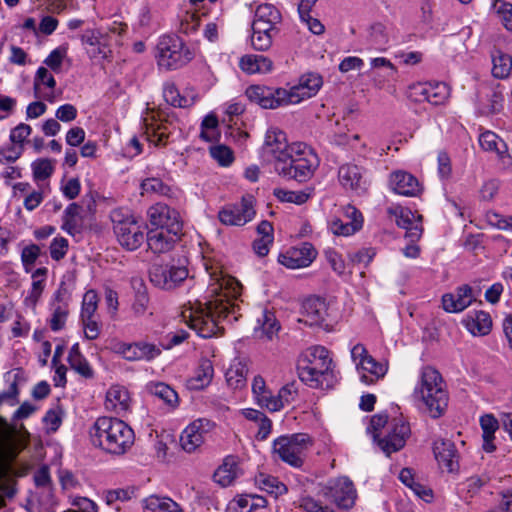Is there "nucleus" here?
Masks as SVG:
<instances>
[{
  "instance_id": "412c9836",
  "label": "nucleus",
  "mask_w": 512,
  "mask_h": 512,
  "mask_svg": "<svg viewBox=\"0 0 512 512\" xmlns=\"http://www.w3.org/2000/svg\"><path fill=\"white\" fill-rule=\"evenodd\" d=\"M210 422L205 419H197L189 424L180 436V444L183 450L192 453L199 448L208 433Z\"/></svg>"
},
{
  "instance_id": "4d7b16f0",
  "label": "nucleus",
  "mask_w": 512,
  "mask_h": 512,
  "mask_svg": "<svg viewBox=\"0 0 512 512\" xmlns=\"http://www.w3.org/2000/svg\"><path fill=\"white\" fill-rule=\"evenodd\" d=\"M41 255V249L36 244H30L22 249L21 262L26 273L33 272V267Z\"/></svg>"
},
{
  "instance_id": "a878e982",
  "label": "nucleus",
  "mask_w": 512,
  "mask_h": 512,
  "mask_svg": "<svg viewBox=\"0 0 512 512\" xmlns=\"http://www.w3.org/2000/svg\"><path fill=\"white\" fill-rule=\"evenodd\" d=\"M390 187L399 195L415 197L419 195L422 187L418 179L406 172V171H395L390 175Z\"/></svg>"
},
{
  "instance_id": "3c124183",
  "label": "nucleus",
  "mask_w": 512,
  "mask_h": 512,
  "mask_svg": "<svg viewBox=\"0 0 512 512\" xmlns=\"http://www.w3.org/2000/svg\"><path fill=\"white\" fill-rule=\"evenodd\" d=\"M163 96L165 101L174 107L186 108L192 104L191 99L180 95L174 84L165 85L163 89Z\"/></svg>"
},
{
  "instance_id": "39448f33",
  "label": "nucleus",
  "mask_w": 512,
  "mask_h": 512,
  "mask_svg": "<svg viewBox=\"0 0 512 512\" xmlns=\"http://www.w3.org/2000/svg\"><path fill=\"white\" fill-rule=\"evenodd\" d=\"M319 162L310 146L303 142H293L290 144L289 157L281 165H275V169L279 175L302 183L313 176Z\"/></svg>"
},
{
  "instance_id": "e433bc0d",
  "label": "nucleus",
  "mask_w": 512,
  "mask_h": 512,
  "mask_svg": "<svg viewBox=\"0 0 512 512\" xmlns=\"http://www.w3.org/2000/svg\"><path fill=\"white\" fill-rule=\"evenodd\" d=\"M68 362L70 367L82 377L86 379L94 377V370L88 360L81 353L78 343L73 344L70 348Z\"/></svg>"
},
{
  "instance_id": "4be33fe9",
  "label": "nucleus",
  "mask_w": 512,
  "mask_h": 512,
  "mask_svg": "<svg viewBox=\"0 0 512 512\" xmlns=\"http://www.w3.org/2000/svg\"><path fill=\"white\" fill-rule=\"evenodd\" d=\"M281 22L282 15L280 11L274 5L264 3L258 5L255 10L252 29H260L263 32L265 29L279 32L277 26Z\"/></svg>"
},
{
  "instance_id": "a19ab883",
  "label": "nucleus",
  "mask_w": 512,
  "mask_h": 512,
  "mask_svg": "<svg viewBox=\"0 0 512 512\" xmlns=\"http://www.w3.org/2000/svg\"><path fill=\"white\" fill-rule=\"evenodd\" d=\"M492 57V74L495 78L504 79L512 71V57L501 50H494Z\"/></svg>"
},
{
  "instance_id": "1a4fd4ad",
  "label": "nucleus",
  "mask_w": 512,
  "mask_h": 512,
  "mask_svg": "<svg viewBox=\"0 0 512 512\" xmlns=\"http://www.w3.org/2000/svg\"><path fill=\"white\" fill-rule=\"evenodd\" d=\"M143 134L156 147L166 146L178 129L177 119L160 111H148L143 116Z\"/></svg>"
},
{
  "instance_id": "cd10ccee",
  "label": "nucleus",
  "mask_w": 512,
  "mask_h": 512,
  "mask_svg": "<svg viewBox=\"0 0 512 512\" xmlns=\"http://www.w3.org/2000/svg\"><path fill=\"white\" fill-rule=\"evenodd\" d=\"M462 324L474 336H485L490 333L492 319L488 312L471 311L463 319Z\"/></svg>"
},
{
  "instance_id": "680f3d73",
  "label": "nucleus",
  "mask_w": 512,
  "mask_h": 512,
  "mask_svg": "<svg viewBox=\"0 0 512 512\" xmlns=\"http://www.w3.org/2000/svg\"><path fill=\"white\" fill-rule=\"evenodd\" d=\"M66 56L67 47L59 46L50 52L44 60V64H46L55 73H59L61 71L63 60Z\"/></svg>"
},
{
  "instance_id": "49530a36",
  "label": "nucleus",
  "mask_w": 512,
  "mask_h": 512,
  "mask_svg": "<svg viewBox=\"0 0 512 512\" xmlns=\"http://www.w3.org/2000/svg\"><path fill=\"white\" fill-rule=\"evenodd\" d=\"M256 483L261 490L272 494L275 497L287 492L286 485L279 481L278 478L271 475L259 474L256 477Z\"/></svg>"
},
{
  "instance_id": "b1692460",
  "label": "nucleus",
  "mask_w": 512,
  "mask_h": 512,
  "mask_svg": "<svg viewBox=\"0 0 512 512\" xmlns=\"http://www.w3.org/2000/svg\"><path fill=\"white\" fill-rule=\"evenodd\" d=\"M264 152L275 159V165H281L290 154V144H287L285 133L269 130L265 138Z\"/></svg>"
},
{
  "instance_id": "ea45409f",
  "label": "nucleus",
  "mask_w": 512,
  "mask_h": 512,
  "mask_svg": "<svg viewBox=\"0 0 512 512\" xmlns=\"http://www.w3.org/2000/svg\"><path fill=\"white\" fill-rule=\"evenodd\" d=\"M480 425L483 431V449L491 453L496 449L493 444L494 434L499 428L498 420L491 414H486L480 418Z\"/></svg>"
},
{
  "instance_id": "f3484780",
  "label": "nucleus",
  "mask_w": 512,
  "mask_h": 512,
  "mask_svg": "<svg viewBox=\"0 0 512 512\" xmlns=\"http://www.w3.org/2000/svg\"><path fill=\"white\" fill-rule=\"evenodd\" d=\"M387 214L395 220L398 227L406 230V236L411 241L420 238L422 234L421 215H415L409 208L400 205H392L387 208Z\"/></svg>"
},
{
  "instance_id": "69168bd1",
  "label": "nucleus",
  "mask_w": 512,
  "mask_h": 512,
  "mask_svg": "<svg viewBox=\"0 0 512 512\" xmlns=\"http://www.w3.org/2000/svg\"><path fill=\"white\" fill-rule=\"evenodd\" d=\"M494 6L503 26L512 31V4L505 1H496Z\"/></svg>"
},
{
  "instance_id": "8fccbe9b",
  "label": "nucleus",
  "mask_w": 512,
  "mask_h": 512,
  "mask_svg": "<svg viewBox=\"0 0 512 512\" xmlns=\"http://www.w3.org/2000/svg\"><path fill=\"white\" fill-rule=\"evenodd\" d=\"M369 40L376 50H385L389 42L385 26L381 23L373 24L370 28Z\"/></svg>"
},
{
  "instance_id": "bf43d9fd",
  "label": "nucleus",
  "mask_w": 512,
  "mask_h": 512,
  "mask_svg": "<svg viewBox=\"0 0 512 512\" xmlns=\"http://www.w3.org/2000/svg\"><path fill=\"white\" fill-rule=\"evenodd\" d=\"M274 195L282 202L295 203L298 205L305 203L309 197V195L305 192L290 191L282 188L275 189Z\"/></svg>"
},
{
  "instance_id": "052dcab7",
  "label": "nucleus",
  "mask_w": 512,
  "mask_h": 512,
  "mask_svg": "<svg viewBox=\"0 0 512 512\" xmlns=\"http://www.w3.org/2000/svg\"><path fill=\"white\" fill-rule=\"evenodd\" d=\"M32 133V127L26 123H20L11 129L9 140L11 143L24 148L28 137Z\"/></svg>"
},
{
  "instance_id": "6ab92c4d",
  "label": "nucleus",
  "mask_w": 512,
  "mask_h": 512,
  "mask_svg": "<svg viewBox=\"0 0 512 512\" xmlns=\"http://www.w3.org/2000/svg\"><path fill=\"white\" fill-rule=\"evenodd\" d=\"M338 176L345 189H350L358 195L364 194L368 190L369 180L363 168L357 165H342L339 168Z\"/></svg>"
},
{
  "instance_id": "a18cd8bd",
  "label": "nucleus",
  "mask_w": 512,
  "mask_h": 512,
  "mask_svg": "<svg viewBox=\"0 0 512 512\" xmlns=\"http://www.w3.org/2000/svg\"><path fill=\"white\" fill-rule=\"evenodd\" d=\"M257 322L259 324V329L263 336H265L268 340H272L274 336H276L280 330V323L276 319L273 312L268 310H263L260 317H258Z\"/></svg>"
},
{
  "instance_id": "603ef678",
  "label": "nucleus",
  "mask_w": 512,
  "mask_h": 512,
  "mask_svg": "<svg viewBox=\"0 0 512 512\" xmlns=\"http://www.w3.org/2000/svg\"><path fill=\"white\" fill-rule=\"evenodd\" d=\"M51 309L52 314L49 319V326L52 331L57 332L65 327L69 315V307L65 305H51Z\"/></svg>"
},
{
  "instance_id": "4468645a",
  "label": "nucleus",
  "mask_w": 512,
  "mask_h": 512,
  "mask_svg": "<svg viewBox=\"0 0 512 512\" xmlns=\"http://www.w3.org/2000/svg\"><path fill=\"white\" fill-rule=\"evenodd\" d=\"M147 216L150 225L154 226L155 229L182 232L183 223L179 212L167 204L156 203L152 205L147 211Z\"/></svg>"
},
{
  "instance_id": "423d86ee",
  "label": "nucleus",
  "mask_w": 512,
  "mask_h": 512,
  "mask_svg": "<svg viewBox=\"0 0 512 512\" xmlns=\"http://www.w3.org/2000/svg\"><path fill=\"white\" fill-rule=\"evenodd\" d=\"M312 445L313 440L306 433L282 435L273 441L272 454L275 459H279L292 467L300 468Z\"/></svg>"
},
{
  "instance_id": "5fc2aeb1",
  "label": "nucleus",
  "mask_w": 512,
  "mask_h": 512,
  "mask_svg": "<svg viewBox=\"0 0 512 512\" xmlns=\"http://www.w3.org/2000/svg\"><path fill=\"white\" fill-rule=\"evenodd\" d=\"M33 177L37 181L48 179L54 172L53 161L47 158L37 159L32 165Z\"/></svg>"
},
{
  "instance_id": "72a5a7b5",
  "label": "nucleus",
  "mask_w": 512,
  "mask_h": 512,
  "mask_svg": "<svg viewBox=\"0 0 512 512\" xmlns=\"http://www.w3.org/2000/svg\"><path fill=\"white\" fill-rule=\"evenodd\" d=\"M161 354V348L146 341L133 342L130 345L129 361L150 362Z\"/></svg>"
},
{
  "instance_id": "dca6fc26",
  "label": "nucleus",
  "mask_w": 512,
  "mask_h": 512,
  "mask_svg": "<svg viewBox=\"0 0 512 512\" xmlns=\"http://www.w3.org/2000/svg\"><path fill=\"white\" fill-rule=\"evenodd\" d=\"M317 251L309 242H303L280 253L278 261L289 269L308 267L316 258Z\"/></svg>"
},
{
  "instance_id": "c756f323",
  "label": "nucleus",
  "mask_w": 512,
  "mask_h": 512,
  "mask_svg": "<svg viewBox=\"0 0 512 512\" xmlns=\"http://www.w3.org/2000/svg\"><path fill=\"white\" fill-rule=\"evenodd\" d=\"M130 407V396L126 388L114 385L106 393L105 408L108 411L121 415Z\"/></svg>"
},
{
  "instance_id": "f03ea898",
  "label": "nucleus",
  "mask_w": 512,
  "mask_h": 512,
  "mask_svg": "<svg viewBox=\"0 0 512 512\" xmlns=\"http://www.w3.org/2000/svg\"><path fill=\"white\" fill-rule=\"evenodd\" d=\"M412 398L417 408L437 419L448 407L449 393L441 374L431 366L424 367Z\"/></svg>"
},
{
  "instance_id": "ddd939ff",
  "label": "nucleus",
  "mask_w": 512,
  "mask_h": 512,
  "mask_svg": "<svg viewBox=\"0 0 512 512\" xmlns=\"http://www.w3.org/2000/svg\"><path fill=\"white\" fill-rule=\"evenodd\" d=\"M247 98L264 109H276L287 106V93L285 88H275L265 85H251L246 91Z\"/></svg>"
},
{
  "instance_id": "aec40b11",
  "label": "nucleus",
  "mask_w": 512,
  "mask_h": 512,
  "mask_svg": "<svg viewBox=\"0 0 512 512\" xmlns=\"http://www.w3.org/2000/svg\"><path fill=\"white\" fill-rule=\"evenodd\" d=\"M475 301L473 289L468 284L458 286L454 292L442 296V308L448 313H460Z\"/></svg>"
},
{
  "instance_id": "5701e85b",
  "label": "nucleus",
  "mask_w": 512,
  "mask_h": 512,
  "mask_svg": "<svg viewBox=\"0 0 512 512\" xmlns=\"http://www.w3.org/2000/svg\"><path fill=\"white\" fill-rule=\"evenodd\" d=\"M181 234L182 232L152 229L145 235V240L154 254H163L173 249Z\"/></svg>"
},
{
  "instance_id": "f704fd0d",
  "label": "nucleus",
  "mask_w": 512,
  "mask_h": 512,
  "mask_svg": "<svg viewBox=\"0 0 512 512\" xmlns=\"http://www.w3.org/2000/svg\"><path fill=\"white\" fill-rule=\"evenodd\" d=\"M400 481L407 486L419 499L429 503L433 499V492L430 488L417 482L411 469L403 468L399 474Z\"/></svg>"
},
{
  "instance_id": "6e6552de",
  "label": "nucleus",
  "mask_w": 512,
  "mask_h": 512,
  "mask_svg": "<svg viewBox=\"0 0 512 512\" xmlns=\"http://www.w3.org/2000/svg\"><path fill=\"white\" fill-rule=\"evenodd\" d=\"M111 220L117 241L124 249L134 251L144 243V230L133 215L115 209L111 212Z\"/></svg>"
},
{
  "instance_id": "a211bd4d",
  "label": "nucleus",
  "mask_w": 512,
  "mask_h": 512,
  "mask_svg": "<svg viewBox=\"0 0 512 512\" xmlns=\"http://www.w3.org/2000/svg\"><path fill=\"white\" fill-rule=\"evenodd\" d=\"M255 215L251 196L243 197L239 204L224 207L218 214L224 225L242 226L251 221Z\"/></svg>"
},
{
  "instance_id": "2f4dec72",
  "label": "nucleus",
  "mask_w": 512,
  "mask_h": 512,
  "mask_svg": "<svg viewBox=\"0 0 512 512\" xmlns=\"http://www.w3.org/2000/svg\"><path fill=\"white\" fill-rule=\"evenodd\" d=\"M213 375L214 368L212 362L208 359H202L194 375L187 380V387L191 390L204 389L211 383Z\"/></svg>"
},
{
  "instance_id": "c9c22d12",
  "label": "nucleus",
  "mask_w": 512,
  "mask_h": 512,
  "mask_svg": "<svg viewBox=\"0 0 512 512\" xmlns=\"http://www.w3.org/2000/svg\"><path fill=\"white\" fill-rule=\"evenodd\" d=\"M479 144L484 151L494 152L499 158L509 157L508 145L492 131H485L479 136Z\"/></svg>"
},
{
  "instance_id": "9b49d317",
  "label": "nucleus",
  "mask_w": 512,
  "mask_h": 512,
  "mask_svg": "<svg viewBox=\"0 0 512 512\" xmlns=\"http://www.w3.org/2000/svg\"><path fill=\"white\" fill-rule=\"evenodd\" d=\"M323 494L342 509H351L357 499L355 486L348 477L329 480L323 488Z\"/></svg>"
},
{
  "instance_id": "c85d7f7f",
  "label": "nucleus",
  "mask_w": 512,
  "mask_h": 512,
  "mask_svg": "<svg viewBox=\"0 0 512 512\" xmlns=\"http://www.w3.org/2000/svg\"><path fill=\"white\" fill-rule=\"evenodd\" d=\"M326 312L327 307L322 299L310 297L302 304L303 318L299 321L310 326L320 325L325 319Z\"/></svg>"
},
{
  "instance_id": "de8ad7c7",
  "label": "nucleus",
  "mask_w": 512,
  "mask_h": 512,
  "mask_svg": "<svg viewBox=\"0 0 512 512\" xmlns=\"http://www.w3.org/2000/svg\"><path fill=\"white\" fill-rule=\"evenodd\" d=\"M151 394L163 400L167 405L176 407L178 404V394L169 385L159 382L149 386Z\"/></svg>"
},
{
  "instance_id": "58836bf2",
  "label": "nucleus",
  "mask_w": 512,
  "mask_h": 512,
  "mask_svg": "<svg viewBox=\"0 0 512 512\" xmlns=\"http://www.w3.org/2000/svg\"><path fill=\"white\" fill-rule=\"evenodd\" d=\"M361 370L368 372L370 375L362 374L361 380L366 384H372L387 373L388 366L385 363L377 362L372 356L362 360Z\"/></svg>"
},
{
  "instance_id": "4c0bfd02",
  "label": "nucleus",
  "mask_w": 512,
  "mask_h": 512,
  "mask_svg": "<svg viewBox=\"0 0 512 512\" xmlns=\"http://www.w3.org/2000/svg\"><path fill=\"white\" fill-rule=\"evenodd\" d=\"M239 468L233 457H227L223 464L214 472V480L222 487L231 485L238 477Z\"/></svg>"
},
{
  "instance_id": "f257e3e1",
  "label": "nucleus",
  "mask_w": 512,
  "mask_h": 512,
  "mask_svg": "<svg viewBox=\"0 0 512 512\" xmlns=\"http://www.w3.org/2000/svg\"><path fill=\"white\" fill-rule=\"evenodd\" d=\"M211 280L209 293L213 299L205 303L196 301L194 304L184 306L181 316L183 320L194 329L199 336L209 338L218 332L220 320H237L240 306L236 301L241 295L242 285L231 277H218L215 270L209 271Z\"/></svg>"
},
{
  "instance_id": "6e6d98bb",
  "label": "nucleus",
  "mask_w": 512,
  "mask_h": 512,
  "mask_svg": "<svg viewBox=\"0 0 512 512\" xmlns=\"http://www.w3.org/2000/svg\"><path fill=\"white\" fill-rule=\"evenodd\" d=\"M142 194H159L163 196H171V188L164 184L159 178H147L141 183Z\"/></svg>"
},
{
  "instance_id": "774afa93",
  "label": "nucleus",
  "mask_w": 512,
  "mask_h": 512,
  "mask_svg": "<svg viewBox=\"0 0 512 512\" xmlns=\"http://www.w3.org/2000/svg\"><path fill=\"white\" fill-rule=\"evenodd\" d=\"M211 156L222 166L230 165L233 160V152L224 145L214 146L210 149Z\"/></svg>"
},
{
  "instance_id": "7ed1b4c3",
  "label": "nucleus",
  "mask_w": 512,
  "mask_h": 512,
  "mask_svg": "<svg viewBox=\"0 0 512 512\" xmlns=\"http://www.w3.org/2000/svg\"><path fill=\"white\" fill-rule=\"evenodd\" d=\"M93 446L112 455L125 454L134 444V431L116 417H98L89 431Z\"/></svg>"
},
{
  "instance_id": "864d4df0",
  "label": "nucleus",
  "mask_w": 512,
  "mask_h": 512,
  "mask_svg": "<svg viewBox=\"0 0 512 512\" xmlns=\"http://www.w3.org/2000/svg\"><path fill=\"white\" fill-rule=\"evenodd\" d=\"M81 206L77 203L69 204L64 210L62 229L73 235L78 226L77 218L79 216Z\"/></svg>"
},
{
  "instance_id": "338daca9",
  "label": "nucleus",
  "mask_w": 512,
  "mask_h": 512,
  "mask_svg": "<svg viewBox=\"0 0 512 512\" xmlns=\"http://www.w3.org/2000/svg\"><path fill=\"white\" fill-rule=\"evenodd\" d=\"M46 86L49 89H54L56 86V80L53 75L45 67H39L36 71L34 78V89L37 93L40 86Z\"/></svg>"
},
{
  "instance_id": "37998d69",
  "label": "nucleus",
  "mask_w": 512,
  "mask_h": 512,
  "mask_svg": "<svg viewBox=\"0 0 512 512\" xmlns=\"http://www.w3.org/2000/svg\"><path fill=\"white\" fill-rule=\"evenodd\" d=\"M31 273V278L33 281L26 301L36 305L44 290L48 269L46 267H40Z\"/></svg>"
},
{
  "instance_id": "2eb2a0df",
  "label": "nucleus",
  "mask_w": 512,
  "mask_h": 512,
  "mask_svg": "<svg viewBox=\"0 0 512 512\" xmlns=\"http://www.w3.org/2000/svg\"><path fill=\"white\" fill-rule=\"evenodd\" d=\"M323 85V79L318 73H306L300 76L298 83L290 89H286L288 105L314 97Z\"/></svg>"
},
{
  "instance_id": "e2e57ef3",
  "label": "nucleus",
  "mask_w": 512,
  "mask_h": 512,
  "mask_svg": "<svg viewBox=\"0 0 512 512\" xmlns=\"http://www.w3.org/2000/svg\"><path fill=\"white\" fill-rule=\"evenodd\" d=\"M84 331V337L87 340H95L101 333L102 324L98 321L97 316L80 318Z\"/></svg>"
},
{
  "instance_id": "bb28decb",
  "label": "nucleus",
  "mask_w": 512,
  "mask_h": 512,
  "mask_svg": "<svg viewBox=\"0 0 512 512\" xmlns=\"http://www.w3.org/2000/svg\"><path fill=\"white\" fill-rule=\"evenodd\" d=\"M433 452L441 468H445L448 472H454L458 469L459 456L452 441L436 440L433 444Z\"/></svg>"
},
{
  "instance_id": "13d9d810",
  "label": "nucleus",
  "mask_w": 512,
  "mask_h": 512,
  "mask_svg": "<svg viewBox=\"0 0 512 512\" xmlns=\"http://www.w3.org/2000/svg\"><path fill=\"white\" fill-rule=\"evenodd\" d=\"M98 308V296L94 290H89L84 294L80 318L95 317Z\"/></svg>"
},
{
  "instance_id": "0eeeda50",
  "label": "nucleus",
  "mask_w": 512,
  "mask_h": 512,
  "mask_svg": "<svg viewBox=\"0 0 512 512\" xmlns=\"http://www.w3.org/2000/svg\"><path fill=\"white\" fill-rule=\"evenodd\" d=\"M160 69L176 70L193 59V53L176 35H163L156 45L155 54Z\"/></svg>"
},
{
  "instance_id": "393cba45",
  "label": "nucleus",
  "mask_w": 512,
  "mask_h": 512,
  "mask_svg": "<svg viewBox=\"0 0 512 512\" xmlns=\"http://www.w3.org/2000/svg\"><path fill=\"white\" fill-rule=\"evenodd\" d=\"M363 225V217L360 211L353 206L346 209L345 220L335 218L330 222V229L333 234L350 236L360 230Z\"/></svg>"
},
{
  "instance_id": "473e14b6",
  "label": "nucleus",
  "mask_w": 512,
  "mask_h": 512,
  "mask_svg": "<svg viewBox=\"0 0 512 512\" xmlns=\"http://www.w3.org/2000/svg\"><path fill=\"white\" fill-rule=\"evenodd\" d=\"M239 66L249 74H266L273 70V62L263 55H245L240 59Z\"/></svg>"
},
{
  "instance_id": "f8f14e48",
  "label": "nucleus",
  "mask_w": 512,
  "mask_h": 512,
  "mask_svg": "<svg viewBox=\"0 0 512 512\" xmlns=\"http://www.w3.org/2000/svg\"><path fill=\"white\" fill-rule=\"evenodd\" d=\"M411 435L408 422L402 418H394L388 424L387 434L378 439V446L387 455L401 450Z\"/></svg>"
},
{
  "instance_id": "9d476101",
  "label": "nucleus",
  "mask_w": 512,
  "mask_h": 512,
  "mask_svg": "<svg viewBox=\"0 0 512 512\" xmlns=\"http://www.w3.org/2000/svg\"><path fill=\"white\" fill-rule=\"evenodd\" d=\"M188 277V269L183 265L154 263L149 269L150 282L161 289L176 288Z\"/></svg>"
},
{
  "instance_id": "79ce46f5",
  "label": "nucleus",
  "mask_w": 512,
  "mask_h": 512,
  "mask_svg": "<svg viewBox=\"0 0 512 512\" xmlns=\"http://www.w3.org/2000/svg\"><path fill=\"white\" fill-rule=\"evenodd\" d=\"M144 508L151 512H183L178 503L171 498L155 495L144 500Z\"/></svg>"
},
{
  "instance_id": "0e129e2a",
  "label": "nucleus",
  "mask_w": 512,
  "mask_h": 512,
  "mask_svg": "<svg viewBox=\"0 0 512 512\" xmlns=\"http://www.w3.org/2000/svg\"><path fill=\"white\" fill-rule=\"evenodd\" d=\"M23 147L10 142L9 145L0 147V164L14 163L23 154Z\"/></svg>"
},
{
  "instance_id": "09e8293b",
  "label": "nucleus",
  "mask_w": 512,
  "mask_h": 512,
  "mask_svg": "<svg viewBox=\"0 0 512 512\" xmlns=\"http://www.w3.org/2000/svg\"><path fill=\"white\" fill-rule=\"evenodd\" d=\"M251 36L252 47L257 51L268 50L273 42V38L278 34L276 31L266 30L263 32L260 29H252Z\"/></svg>"
},
{
  "instance_id": "7c9ffc66",
  "label": "nucleus",
  "mask_w": 512,
  "mask_h": 512,
  "mask_svg": "<svg viewBox=\"0 0 512 512\" xmlns=\"http://www.w3.org/2000/svg\"><path fill=\"white\" fill-rule=\"evenodd\" d=\"M413 89L421 96L419 101L425 100L432 105L443 104L449 96L448 87L444 83L418 84Z\"/></svg>"
},
{
  "instance_id": "20e7f679",
  "label": "nucleus",
  "mask_w": 512,
  "mask_h": 512,
  "mask_svg": "<svg viewBox=\"0 0 512 512\" xmlns=\"http://www.w3.org/2000/svg\"><path fill=\"white\" fill-rule=\"evenodd\" d=\"M329 351L323 346H313L298 358L297 371L300 380L314 389H329L336 382Z\"/></svg>"
},
{
  "instance_id": "c03bdc74",
  "label": "nucleus",
  "mask_w": 512,
  "mask_h": 512,
  "mask_svg": "<svg viewBox=\"0 0 512 512\" xmlns=\"http://www.w3.org/2000/svg\"><path fill=\"white\" fill-rule=\"evenodd\" d=\"M247 368L241 362L233 363L226 371L225 378L229 387L241 389L246 385Z\"/></svg>"
}]
</instances>
